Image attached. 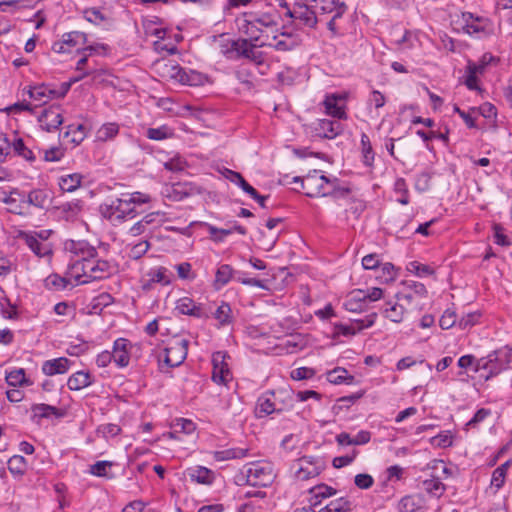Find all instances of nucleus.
<instances>
[{
	"label": "nucleus",
	"mask_w": 512,
	"mask_h": 512,
	"mask_svg": "<svg viewBox=\"0 0 512 512\" xmlns=\"http://www.w3.org/2000/svg\"><path fill=\"white\" fill-rule=\"evenodd\" d=\"M151 201L148 194L142 192L124 193L121 197L101 206L103 216L114 225L135 218L141 211L139 207Z\"/></svg>",
	"instance_id": "obj_1"
},
{
	"label": "nucleus",
	"mask_w": 512,
	"mask_h": 512,
	"mask_svg": "<svg viewBox=\"0 0 512 512\" xmlns=\"http://www.w3.org/2000/svg\"><path fill=\"white\" fill-rule=\"evenodd\" d=\"M294 182H301V187L306 196L345 198L351 192L348 186H342L337 177H327L320 174V171L314 170L305 177H295Z\"/></svg>",
	"instance_id": "obj_2"
},
{
	"label": "nucleus",
	"mask_w": 512,
	"mask_h": 512,
	"mask_svg": "<svg viewBox=\"0 0 512 512\" xmlns=\"http://www.w3.org/2000/svg\"><path fill=\"white\" fill-rule=\"evenodd\" d=\"M156 67L161 77L174 80L182 85L201 86L207 81L206 75L195 70H186L174 61L157 62Z\"/></svg>",
	"instance_id": "obj_3"
},
{
	"label": "nucleus",
	"mask_w": 512,
	"mask_h": 512,
	"mask_svg": "<svg viewBox=\"0 0 512 512\" xmlns=\"http://www.w3.org/2000/svg\"><path fill=\"white\" fill-rule=\"evenodd\" d=\"M72 269L78 273L75 277L78 281L83 277L81 283H88L94 280H101L108 278L116 272V267L108 260L99 259L98 257L92 258L86 262L73 263Z\"/></svg>",
	"instance_id": "obj_4"
},
{
	"label": "nucleus",
	"mask_w": 512,
	"mask_h": 512,
	"mask_svg": "<svg viewBox=\"0 0 512 512\" xmlns=\"http://www.w3.org/2000/svg\"><path fill=\"white\" fill-rule=\"evenodd\" d=\"M512 349L504 347L490 353L486 357H482L476 362L475 372L486 371L487 374L482 376L488 380L498 375L509 367L511 362Z\"/></svg>",
	"instance_id": "obj_5"
},
{
	"label": "nucleus",
	"mask_w": 512,
	"mask_h": 512,
	"mask_svg": "<svg viewBox=\"0 0 512 512\" xmlns=\"http://www.w3.org/2000/svg\"><path fill=\"white\" fill-rule=\"evenodd\" d=\"M242 476L246 478V484L254 487H267L274 480L272 464L269 462H253L242 469Z\"/></svg>",
	"instance_id": "obj_6"
},
{
	"label": "nucleus",
	"mask_w": 512,
	"mask_h": 512,
	"mask_svg": "<svg viewBox=\"0 0 512 512\" xmlns=\"http://www.w3.org/2000/svg\"><path fill=\"white\" fill-rule=\"evenodd\" d=\"M189 340L174 336L164 349L163 363L170 367L181 365L187 357Z\"/></svg>",
	"instance_id": "obj_7"
},
{
	"label": "nucleus",
	"mask_w": 512,
	"mask_h": 512,
	"mask_svg": "<svg viewBox=\"0 0 512 512\" xmlns=\"http://www.w3.org/2000/svg\"><path fill=\"white\" fill-rule=\"evenodd\" d=\"M286 16L310 29L316 28L318 23L316 10L305 3H295L293 8L287 9Z\"/></svg>",
	"instance_id": "obj_8"
},
{
	"label": "nucleus",
	"mask_w": 512,
	"mask_h": 512,
	"mask_svg": "<svg viewBox=\"0 0 512 512\" xmlns=\"http://www.w3.org/2000/svg\"><path fill=\"white\" fill-rule=\"evenodd\" d=\"M266 43L261 42L260 44H252L247 39H238L232 41L231 51L235 52L237 56L244 57L255 63L256 65H262L264 63V54L261 51L256 50L257 46H265Z\"/></svg>",
	"instance_id": "obj_9"
},
{
	"label": "nucleus",
	"mask_w": 512,
	"mask_h": 512,
	"mask_svg": "<svg viewBox=\"0 0 512 512\" xmlns=\"http://www.w3.org/2000/svg\"><path fill=\"white\" fill-rule=\"evenodd\" d=\"M87 35L80 31H71L62 35L60 41L54 42L52 49L56 53H69L74 48L80 51L79 46L86 44Z\"/></svg>",
	"instance_id": "obj_10"
},
{
	"label": "nucleus",
	"mask_w": 512,
	"mask_h": 512,
	"mask_svg": "<svg viewBox=\"0 0 512 512\" xmlns=\"http://www.w3.org/2000/svg\"><path fill=\"white\" fill-rule=\"evenodd\" d=\"M226 353L217 351L212 355V380L219 385H227L232 380V373L225 362Z\"/></svg>",
	"instance_id": "obj_11"
},
{
	"label": "nucleus",
	"mask_w": 512,
	"mask_h": 512,
	"mask_svg": "<svg viewBox=\"0 0 512 512\" xmlns=\"http://www.w3.org/2000/svg\"><path fill=\"white\" fill-rule=\"evenodd\" d=\"M65 249L77 257L74 263L86 262L98 256L96 248L85 240L67 241Z\"/></svg>",
	"instance_id": "obj_12"
},
{
	"label": "nucleus",
	"mask_w": 512,
	"mask_h": 512,
	"mask_svg": "<svg viewBox=\"0 0 512 512\" xmlns=\"http://www.w3.org/2000/svg\"><path fill=\"white\" fill-rule=\"evenodd\" d=\"M70 89V83H63L61 90H54L47 85L41 84L31 87L28 91L29 97L35 101L45 103L48 99L62 98Z\"/></svg>",
	"instance_id": "obj_13"
},
{
	"label": "nucleus",
	"mask_w": 512,
	"mask_h": 512,
	"mask_svg": "<svg viewBox=\"0 0 512 512\" xmlns=\"http://www.w3.org/2000/svg\"><path fill=\"white\" fill-rule=\"evenodd\" d=\"M40 126L48 132L57 129L63 122L59 106L52 105L44 108L38 117Z\"/></svg>",
	"instance_id": "obj_14"
},
{
	"label": "nucleus",
	"mask_w": 512,
	"mask_h": 512,
	"mask_svg": "<svg viewBox=\"0 0 512 512\" xmlns=\"http://www.w3.org/2000/svg\"><path fill=\"white\" fill-rule=\"evenodd\" d=\"M2 201L9 206L8 210L13 214L26 216L30 213L26 196L18 189H13Z\"/></svg>",
	"instance_id": "obj_15"
},
{
	"label": "nucleus",
	"mask_w": 512,
	"mask_h": 512,
	"mask_svg": "<svg viewBox=\"0 0 512 512\" xmlns=\"http://www.w3.org/2000/svg\"><path fill=\"white\" fill-rule=\"evenodd\" d=\"M314 132L320 138L334 139L343 132V125L338 120L319 119L314 124Z\"/></svg>",
	"instance_id": "obj_16"
},
{
	"label": "nucleus",
	"mask_w": 512,
	"mask_h": 512,
	"mask_svg": "<svg viewBox=\"0 0 512 512\" xmlns=\"http://www.w3.org/2000/svg\"><path fill=\"white\" fill-rule=\"evenodd\" d=\"M345 100L346 97L344 95H327L323 102L326 113L338 120L347 119Z\"/></svg>",
	"instance_id": "obj_17"
},
{
	"label": "nucleus",
	"mask_w": 512,
	"mask_h": 512,
	"mask_svg": "<svg viewBox=\"0 0 512 512\" xmlns=\"http://www.w3.org/2000/svg\"><path fill=\"white\" fill-rule=\"evenodd\" d=\"M276 407V413L292 410L295 403V396L291 389L270 390Z\"/></svg>",
	"instance_id": "obj_18"
},
{
	"label": "nucleus",
	"mask_w": 512,
	"mask_h": 512,
	"mask_svg": "<svg viewBox=\"0 0 512 512\" xmlns=\"http://www.w3.org/2000/svg\"><path fill=\"white\" fill-rule=\"evenodd\" d=\"M175 309L182 315H188L195 318H206L201 304H197L190 297H182L177 300Z\"/></svg>",
	"instance_id": "obj_19"
},
{
	"label": "nucleus",
	"mask_w": 512,
	"mask_h": 512,
	"mask_svg": "<svg viewBox=\"0 0 512 512\" xmlns=\"http://www.w3.org/2000/svg\"><path fill=\"white\" fill-rule=\"evenodd\" d=\"M196 191V187L191 183H174L165 189V196L171 201H182L183 199L192 196Z\"/></svg>",
	"instance_id": "obj_20"
},
{
	"label": "nucleus",
	"mask_w": 512,
	"mask_h": 512,
	"mask_svg": "<svg viewBox=\"0 0 512 512\" xmlns=\"http://www.w3.org/2000/svg\"><path fill=\"white\" fill-rule=\"evenodd\" d=\"M20 237L25 241V244L33 251L38 257H46L52 254L50 244L42 242L37 239V235L27 232H22Z\"/></svg>",
	"instance_id": "obj_21"
},
{
	"label": "nucleus",
	"mask_w": 512,
	"mask_h": 512,
	"mask_svg": "<svg viewBox=\"0 0 512 512\" xmlns=\"http://www.w3.org/2000/svg\"><path fill=\"white\" fill-rule=\"evenodd\" d=\"M131 346L130 342L124 338H118L115 340L113 345V361L120 367H126L129 364V351L128 348Z\"/></svg>",
	"instance_id": "obj_22"
},
{
	"label": "nucleus",
	"mask_w": 512,
	"mask_h": 512,
	"mask_svg": "<svg viewBox=\"0 0 512 512\" xmlns=\"http://www.w3.org/2000/svg\"><path fill=\"white\" fill-rule=\"evenodd\" d=\"M335 440L339 446L365 445L371 440V433L367 430L359 431L355 436L347 432H341L336 435Z\"/></svg>",
	"instance_id": "obj_23"
},
{
	"label": "nucleus",
	"mask_w": 512,
	"mask_h": 512,
	"mask_svg": "<svg viewBox=\"0 0 512 512\" xmlns=\"http://www.w3.org/2000/svg\"><path fill=\"white\" fill-rule=\"evenodd\" d=\"M71 361L66 357L47 360L42 364V372L47 376L64 374L70 368Z\"/></svg>",
	"instance_id": "obj_24"
},
{
	"label": "nucleus",
	"mask_w": 512,
	"mask_h": 512,
	"mask_svg": "<svg viewBox=\"0 0 512 512\" xmlns=\"http://www.w3.org/2000/svg\"><path fill=\"white\" fill-rule=\"evenodd\" d=\"M316 5L315 8L322 13H332L334 19L341 18L347 10V5L339 0H313Z\"/></svg>",
	"instance_id": "obj_25"
},
{
	"label": "nucleus",
	"mask_w": 512,
	"mask_h": 512,
	"mask_svg": "<svg viewBox=\"0 0 512 512\" xmlns=\"http://www.w3.org/2000/svg\"><path fill=\"white\" fill-rule=\"evenodd\" d=\"M463 18L465 20V25L463 28L467 34L477 37L489 34V32L486 30L484 19L474 18L471 13L463 14Z\"/></svg>",
	"instance_id": "obj_26"
},
{
	"label": "nucleus",
	"mask_w": 512,
	"mask_h": 512,
	"mask_svg": "<svg viewBox=\"0 0 512 512\" xmlns=\"http://www.w3.org/2000/svg\"><path fill=\"white\" fill-rule=\"evenodd\" d=\"M237 25L239 31L248 36L250 40L259 41L262 30L253 22L251 17H244L243 13L242 17L237 19Z\"/></svg>",
	"instance_id": "obj_27"
},
{
	"label": "nucleus",
	"mask_w": 512,
	"mask_h": 512,
	"mask_svg": "<svg viewBox=\"0 0 512 512\" xmlns=\"http://www.w3.org/2000/svg\"><path fill=\"white\" fill-rule=\"evenodd\" d=\"M271 391L263 393L256 402L255 413L258 418L268 416L272 413H276V407L274 406L273 398L271 397Z\"/></svg>",
	"instance_id": "obj_28"
},
{
	"label": "nucleus",
	"mask_w": 512,
	"mask_h": 512,
	"mask_svg": "<svg viewBox=\"0 0 512 512\" xmlns=\"http://www.w3.org/2000/svg\"><path fill=\"white\" fill-rule=\"evenodd\" d=\"M49 201L48 191L45 189H33L26 196V202L28 204V208L30 206L36 207L38 209H44Z\"/></svg>",
	"instance_id": "obj_29"
},
{
	"label": "nucleus",
	"mask_w": 512,
	"mask_h": 512,
	"mask_svg": "<svg viewBox=\"0 0 512 512\" xmlns=\"http://www.w3.org/2000/svg\"><path fill=\"white\" fill-rule=\"evenodd\" d=\"M310 504L311 507H317L321 504L322 499L331 497L336 494V490L325 484L315 486L310 489Z\"/></svg>",
	"instance_id": "obj_30"
},
{
	"label": "nucleus",
	"mask_w": 512,
	"mask_h": 512,
	"mask_svg": "<svg viewBox=\"0 0 512 512\" xmlns=\"http://www.w3.org/2000/svg\"><path fill=\"white\" fill-rule=\"evenodd\" d=\"M92 383L91 375L85 371H78L72 374L67 381L70 390L78 391L88 387Z\"/></svg>",
	"instance_id": "obj_31"
},
{
	"label": "nucleus",
	"mask_w": 512,
	"mask_h": 512,
	"mask_svg": "<svg viewBox=\"0 0 512 512\" xmlns=\"http://www.w3.org/2000/svg\"><path fill=\"white\" fill-rule=\"evenodd\" d=\"M86 137L85 127L82 124L69 125L67 130L62 134V139L74 146L79 145Z\"/></svg>",
	"instance_id": "obj_32"
},
{
	"label": "nucleus",
	"mask_w": 512,
	"mask_h": 512,
	"mask_svg": "<svg viewBox=\"0 0 512 512\" xmlns=\"http://www.w3.org/2000/svg\"><path fill=\"white\" fill-rule=\"evenodd\" d=\"M298 468L295 472V476L299 480H308L319 474L318 468L313 466L306 457L300 459L297 463Z\"/></svg>",
	"instance_id": "obj_33"
},
{
	"label": "nucleus",
	"mask_w": 512,
	"mask_h": 512,
	"mask_svg": "<svg viewBox=\"0 0 512 512\" xmlns=\"http://www.w3.org/2000/svg\"><path fill=\"white\" fill-rule=\"evenodd\" d=\"M83 176L80 173L63 175L59 179V186L62 191L73 192L80 187Z\"/></svg>",
	"instance_id": "obj_34"
},
{
	"label": "nucleus",
	"mask_w": 512,
	"mask_h": 512,
	"mask_svg": "<svg viewBox=\"0 0 512 512\" xmlns=\"http://www.w3.org/2000/svg\"><path fill=\"white\" fill-rule=\"evenodd\" d=\"M352 502L345 497L330 501L326 506L316 512H351Z\"/></svg>",
	"instance_id": "obj_35"
},
{
	"label": "nucleus",
	"mask_w": 512,
	"mask_h": 512,
	"mask_svg": "<svg viewBox=\"0 0 512 512\" xmlns=\"http://www.w3.org/2000/svg\"><path fill=\"white\" fill-rule=\"evenodd\" d=\"M405 311L406 308L403 307V303L387 302L383 313L384 316L390 321L400 323L403 320Z\"/></svg>",
	"instance_id": "obj_36"
},
{
	"label": "nucleus",
	"mask_w": 512,
	"mask_h": 512,
	"mask_svg": "<svg viewBox=\"0 0 512 512\" xmlns=\"http://www.w3.org/2000/svg\"><path fill=\"white\" fill-rule=\"evenodd\" d=\"M234 275L233 268L228 264H222L218 267L215 274L214 286L216 289H221L232 279Z\"/></svg>",
	"instance_id": "obj_37"
},
{
	"label": "nucleus",
	"mask_w": 512,
	"mask_h": 512,
	"mask_svg": "<svg viewBox=\"0 0 512 512\" xmlns=\"http://www.w3.org/2000/svg\"><path fill=\"white\" fill-rule=\"evenodd\" d=\"M31 410L34 417L38 418H49L51 416L58 418L63 416V413L58 408L44 403L33 405Z\"/></svg>",
	"instance_id": "obj_38"
},
{
	"label": "nucleus",
	"mask_w": 512,
	"mask_h": 512,
	"mask_svg": "<svg viewBox=\"0 0 512 512\" xmlns=\"http://www.w3.org/2000/svg\"><path fill=\"white\" fill-rule=\"evenodd\" d=\"M361 152L363 157V163L366 166H372L375 158V153L373 151L370 138L366 133L361 134Z\"/></svg>",
	"instance_id": "obj_39"
},
{
	"label": "nucleus",
	"mask_w": 512,
	"mask_h": 512,
	"mask_svg": "<svg viewBox=\"0 0 512 512\" xmlns=\"http://www.w3.org/2000/svg\"><path fill=\"white\" fill-rule=\"evenodd\" d=\"M273 41V43H268L267 45L273 47L277 51H289L295 46L292 37L285 33L274 36Z\"/></svg>",
	"instance_id": "obj_40"
},
{
	"label": "nucleus",
	"mask_w": 512,
	"mask_h": 512,
	"mask_svg": "<svg viewBox=\"0 0 512 512\" xmlns=\"http://www.w3.org/2000/svg\"><path fill=\"white\" fill-rule=\"evenodd\" d=\"M8 469L15 476H22L27 470V461L21 455H14L8 460Z\"/></svg>",
	"instance_id": "obj_41"
},
{
	"label": "nucleus",
	"mask_w": 512,
	"mask_h": 512,
	"mask_svg": "<svg viewBox=\"0 0 512 512\" xmlns=\"http://www.w3.org/2000/svg\"><path fill=\"white\" fill-rule=\"evenodd\" d=\"M189 475L193 481L200 484H210L213 479L211 470L202 466L191 469Z\"/></svg>",
	"instance_id": "obj_42"
},
{
	"label": "nucleus",
	"mask_w": 512,
	"mask_h": 512,
	"mask_svg": "<svg viewBox=\"0 0 512 512\" xmlns=\"http://www.w3.org/2000/svg\"><path fill=\"white\" fill-rule=\"evenodd\" d=\"M147 276L149 277V282L151 283H160L162 285H169L171 283L167 268L162 266L151 269L147 273Z\"/></svg>",
	"instance_id": "obj_43"
},
{
	"label": "nucleus",
	"mask_w": 512,
	"mask_h": 512,
	"mask_svg": "<svg viewBox=\"0 0 512 512\" xmlns=\"http://www.w3.org/2000/svg\"><path fill=\"white\" fill-rule=\"evenodd\" d=\"M12 149L18 156L26 159L27 161L33 162L36 157L34 153L26 147L22 138H14L12 140Z\"/></svg>",
	"instance_id": "obj_44"
},
{
	"label": "nucleus",
	"mask_w": 512,
	"mask_h": 512,
	"mask_svg": "<svg viewBox=\"0 0 512 512\" xmlns=\"http://www.w3.org/2000/svg\"><path fill=\"white\" fill-rule=\"evenodd\" d=\"M214 317L222 326L230 324L232 322L231 306L226 302H222L216 309Z\"/></svg>",
	"instance_id": "obj_45"
},
{
	"label": "nucleus",
	"mask_w": 512,
	"mask_h": 512,
	"mask_svg": "<svg viewBox=\"0 0 512 512\" xmlns=\"http://www.w3.org/2000/svg\"><path fill=\"white\" fill-rule=\"evenodd\" d=\"M45 287L50 290L61 291L69 285V280L58 274L49 275L45 281Z\"/></svg>",
	"instance_id": "obj_46"
},
{
	"label": "nucleus",
	"mask_w": 512,
	"mask_h": 512,
	"mask_svg": "<svg viewBox=\"0 0 512 512\" xmlns=\"http://www.w3.org/2000/svg\"><path fill=\"white\" fill-rule=\"evenodd\" d=\"M244 17H251L253 22L259 27V26H263V27H273V26H276V20L275 18L268 14V13H265V14H262V15H257L255 13H252V12H245L244 13Z\"/></svg>",
	"instance_id": "obj_47"
},
{
	"label": "nucleus",
	"mask_w": 512,
	"mask_h": 512,
	"mask_svg": "<svg viewBox=\"0 0 512 512\" xmlns=\"http://www.w3.org/2000/svg\"><path fill=\"white\" fill-rule=\"evenodd\" d=\"M424 489L427 493L440 497L444 490V484L438 478H432L423 482Z\"/></svg>",
	"instance_id": "obj_48"
},
{
	"label": "nucleus",
	"mask_w": 512,
	"mask_h": 512,
	"mask_svg": "<svg viewBox=\"0 0 512 512\" xmlns=\"http://www.w3.org/2000/svg\"><path fill=\"white\" fill-rule=\"evenodd\" d=\"M172 136L171 130L163 125L158 128H148L146 130V137L151 140L161 141Z\"/></svg>",
	"instance_id": "obj_49"
},
{
	"label": "nucleus",
	"mask_w": 512,
	"mask_h": 512,
	"mask_svg": "<svg viewBox=\"0 0 512 512\" xmlns=\"http://www.w3.org/2000/svg\"><path fill=\"white\" fill-rule=\"evenodd\" d=\"M203 226L207 229L210 238L215 242H222L226 236L232 234V229L217 228L209 223H203Z\"/></svg>",
	"instance_id": "obj_50"
},
{
	"label": "nucleus",
	"mask_w": 512,
	"mask_h": 512,
	"mask_svg": "<svg viewBox=\"0 0 512 512\" xmlns=\"http://www.w3.org/2000/svg\"><path fill=\"white\" fill-rule=\"evenodd\" d=\"M119 127L115 123L104 124L97 132V138L101 141L112 139L118 134Z\"/></svg>",
	"instance_id": "obj_51"
},
{
	"label": "nucleus",
	"mask_w": 512,
	"mask_h": 512,
	"mask_svg": "<svg viewBox=\"0 0 512 512\" xmlns=\"http://www.w3.org/2000/svg\"><path fill=\"white\" fill-rule=\"evenodd\" d=\"M408 270L415 273L419 277L431 276L434 274V269L426 264H422L418 261H412L409 263Z\"/></svg>",
	"instance_id": "obj_52"
},
{
	"label": "nucleus",
	"mask_w": 512,
	"mask_h": 512,
	"mask_svg": "<svg viewBox=\"0 0 512 512\" xmlns=\"http://www.w3.org/2000/svg\"><path fill=\"white\" fill-rule=\"evenodd\" d=\"M355 334H357V332L353 323L351 325H345L342 323H335L333 325V338H338L339 336L349 337L354 336Z\"/></svg>",
	"instance_id": "obj_53"
},
{
	"label": "nucleus",
	"mask_w": 512,
	"mask_h": 512,
	"mask_svg": "<svg viewBox=\"0 0 512 512\" xmlns=\"http://www.w3.org/2000/svg\"><path fill=\"white\" fill-rule=\"evenodd\" d=\"M172 427L175 429V432H183L185 434H191L196 429L194 422L185 418L175 419Z\"/></svg>",
	"instance_id": "obj_54"
},
{
	"label": "nucleus",
	"mask_w": 512,
	"mask_h": 512,
	"mask_svg": "<svg viewBox=\"0 0 512 512\" xmlns=\"http://www.w3.org/2000/svg\"><path fill=\"white\" fill-rule=\"evenodd\" d=\"M418 504L413 496H404L397 505L398 512H415Z\"/></svg>",
	"instance_id": "obj_55"
},
{
	"label": "nucleus",
	"mask_w": 512,
	"mask_h": 512,
	"mask_svg": "<svg viewBox=\"0 0 512 512\" xmlns=\"http://www.w3.org/2000/svg\"><path fill=\"white\" fill-rule=\"evenodd\" d=\"M150 248V243L148 240L140 241L136 244H134L130 251H129V257L132 259H140Z\"/></svg>",
	"instance_id": "obj_56"
},
{
	"label": "nucleus",
	"mask_w": 512,
	"mask_h": 512,
	"mask_svg": "<svg viewBox=\"0 0 512 512\" xmlns=\"http://www.w3.org/2000/svg\"><path fill=\"white\" fill-rule=\"evenodd\" d=\"M357 454L358 451L356 449H352L351 452L345 455L335 457L332 461V464L335 468L345 467L355 460Z\"/></svg>",
	"instance_id": "obj_57"
},
{
	"label": "nucleus",
	"mask_w": 512,
	"mask_h": 512,
	"mask_svg": "<svg viewBox=\"0 0 512 512\" xmlns=\"http://www.w3.org/2000/svg\"><path fill=\"white\" fill-rule=\"evenodd\" d=\"M457 322L456 313L450 309H447L439 320V325L442 329L447 330L453 327Z\"/></svg>",
	"instance_id": "obj_58"
},
{
	"label": "nucleus",
	"mask_w": 512,
	"mask_h": 512,
	"mask_svg": "<svg viewBox=\"0 0 512 512\" xmlns=\"http://www.w3.org/2000/svg\"><path fill=\"white\" fill-rule=\"evenodd\" d=\"M6 380H7L8 384L11 386L22 385L25 382H27L26 378H25L24 369H17V370L11 371L10 373L7 374Z\"/></svg>",
	"instance_id": "obj_59"
},
{
	"label": "nucleus",
	"mask_w": 512,
	"mask_h": 512,
	"mask_svg": "<svg viewBox=\"0 0 512 512\" xmlns=\"http://www.w3.org/2000/svg\"><path fill=\"white\" fill-rule=\"evenodd\" d=\"M84 17L87 21L99 24L106 20V17L103 13L97 8H89L84 11Z\"/></svg>",
	"instance_id": "obj_60"
},
{
	"label": "nucleus",
	"mask_w": 512,
	"mask_h": 512,
	"mask_svg": "<svg viewBox=\"0 0 512 512\" xmlns=\"http://www.w3.org/2000/svg\"><path fill=\"white\" fill-rule=\"evenodd\" d=\"M159 217V212H152L146 214L141 220L145 225H147L149 230L153 233V230L161 225V220L158 219Z\"/></svg>",
	"instance_id": "obj_61"
},
{
	"label": "nucleus",
	"mask_w": 512,
	"mask_h": 512,
	"mask_svg": "<svg viewBox=\"0 0 512 512\" xmlns=\"http://www.w3.org/2000/svg\"><path fill=\"white\" fill-rule=\"evenodd\" d=\"M315 371L308 367H299L291 371V378L294 380H304L312 378Z\"/></svg>",
	"instance_id": "obj_62"
},
{
	"label": "nucleus",
	"mask_w": 512,
	"mask_h": 512,
	"mask_svg": "<svg viewBox=\"0 0 512 512\" xmlns=\"http://www.w3.org/2000/svg\"><path fill=\"white\" fill-rule=\"evenodd\" d=\"M377 318L376 313H372L368 315L365 319H357L353 321V325L355 326L356 332H360L365 328H369L374 325L375 320Z\"/></svg>",
	"instance_id": "obj_63"
},
{
	"label": "nucleus",
	"mask_w": 512,
	"mask_h": 512,
	"mask_svg": "<svg viewBox=\"0 0 512 512\" xmlns=\"http://www.w3.org/2000/svg\"><path fill=\"white\" fill-rule=\"evenodd\" d=\"M354 483L360 489H369L373 485L374 479L369 474L361 473L355 476Z\"/></svg>",
	"instance_id": "obj_64"
}]
</instances>
